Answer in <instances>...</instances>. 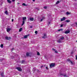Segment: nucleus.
<instances>
[{
  "mask_svg": "<svg viewBox=\"0 0 77 77\" xmlns=\"http://www.w3.org/2000/svg\"><path fill=\"white\" fill-rule=\"evenodd\" d=\"M54 66H55V63H51V64L50 65V68H51L52 67H54Z\"/></svg>",
  "mask_w": 77,
  "mask_h": 77,
  "instance_id": "obj_1",
  "label": "nucleus"
},
{
  "mask_svg": "<svg viewBox=\"0 0 77 77\" xmlns=\"http://www.w3.org/2000/svg\"><path fill=\"white\" fill-rule=\"evenodd\" d=\"M16 69H17L19 71H22V69H21V67H16Z\"/></svg>",
  "mask_w": 77,
  "mask_h": 77,
  "instance_id": "obj_2",
  "label": "nucleus"
},
{
  "mask_svg": "<svg viewBox=\"0 0 77 77\" xmlns=\"http://www.w3.org/2000/svg\"><path fill=\"white\" fill-rule=\"evenodd\" d=\"M60 75L62 76H64V77H68L66 74L61 73Z\"/></svg>",
  "mask_w": 77,
  "mask_h": 77,
  "instance_id": "obj_3",
  "label": "nucleus"
},
{
  "mask_svg": "<svg viewBox=\"0 0 77 77\" xmlns=\"http://www.w3.org/2000/svg\"><path fill=\"white\" fill-rule=\"evenodd\" d=\"M47 38V34L45 33L44 34V36L42 37V38H44V39H45Z\"/></svg>",
  "mask_w": 77,
  "mask_h": 77,
  "instance_id": "obj_4",
  "label": "nucleus"
},
{
  "mask_svg": "<svg viewBox=\"0 0 77 77\" xmlns=\"http://www.w3.org/2000/svg\"><path fill=\"white\" fill-rule=\"evenodd\" d=\"M5 38L6 40H10L11 39V38L10 37H9L8 36H6L5 37Z\"/></svg>",
  "mask_w": 77,
  "mask_h": 77,
  "instance_id": "obj_5",
  "label": "nucleus"
},
{
  "mask_svg": "<svg viewBox=\"0 0 77 77\" xmlns=\"http://www.w3.org/2000/svg\"><path fill=\"white\" fill-rule=\"evenodd\" d=\"M7 27H8L7 29V32H9V31L11 30V29L9 28V26H7Z\"/></svg>",
  "mask_w": 77,
  "mask_h": 77,
  "instance_id": "obj_6",
  "label": "nucleus"
},
{
  "mask_svg": "<svg viewBox=\"0 0 77 77\" xmlns=\"http://www.w3.org/2000/svg\"><path fill=\"white\" fill-rule=\"evenodd\" d=\"M34 19L33 17H29L28 19V20H30V21H33Z\"/></svg>",
  "mask_w": 77,
  "mask_h": 77,
  "instance_id": "obj_7",
  "label": "nucleus"
},
{
  "mask_svg": "<svg viewBox=\"0 0 77 77\" xmlns=\"http://www.w3.org/2000/svg\"><path fill=\"white\" fill-rule=\"evenodd\" d=\"M66 19V18L65 17H64L62 18H61L60 20L61 21H64Z\"/></svg>",
  "mask_w": 77,
  "mask_h": 77,
  "instance_id": "obj_8",
  "label": "nucleus"
},
{
  "mask_svg": "<svg viewBox=\"0 0 77 77\" xmlns=\"http://www.w3.org/2000/svg\"><path fill=\"white\" fill-rule=\"evenodd\" d=\"M67 60L68 61H69V63H71L72 65H73V63L71 61V60L69 59H68Z\"/></svg>",
  "mask_w": 77,
  "mask_h": 77,
  "instance_id": "obj_9",
  "label": "nucleus"
},
{
  "mask_svg": "<svg viewBox=\"0 0 77 77\" xmlns=\"http://www.w3.org/2000/svg\"><path fill=\"white\" fill-rule=\"evenodd\" d=\"M69 32H70V31H69V30H68L67 31L65 32V33L66 34H68V33H69Z\"/></svg>",
  "mask_w": 77,
  "mask_h": 77,
  "instance_id": "obj_10",
  "label": "nucleus"
},
{
  "mask_svg": "<svg viewBox=\"0 0 77 77\" xmlns=\"http://www.w3.org/2000/svg\"><path fill=\"white\" fill-rule=\"evenodd\" d=\"M57 42L59 43H60V42H62V40L60 38V39L57 41Z\"/></svg>",
  "mask_w": 77,
  "mask_h": 77,
  "instance_id": "obj_11",
  "label": "nucleus"
},
{
  "mask_svg": "<svg viewBox=\"0 0 77 77\" xmlns=\"http://www.w3.org/2000/svg\"><path fill=\"white\" fill-rule=\"evenodd\" d=\"M1 75L2 77H4L5 76H4V73L3 72H2L1 74Z\"/></svg>",
  "mask_w": 77,
  "mask_h": 77,
  "instance_id": "obj_12",
  "label": "nucleus"
},
{
  "mask_svg": "<svg viewBox=\"0 0 77 77\" xmlns=\"http://www.w3.org/2000/svg\"><path fill=\"white\" fill-rule=\"evenodd\" d=\"M60 39L62 40H63L64 39V37H60Z\"/></svg>",
  "mask_w": 77,
  "mask_h": 77,
  "instance_id": "obj_13",
  "label": "nucleus"
},
{
  "mask_svg": "<svg viewBox=\"0 0 77 77\" xmlns=\"http://www.w3.org/2000/svg\"><path fill=\"white\" fill-rule=\"evenodd\" d=\"M52 50L53 51H55L56 53H57V51H56V50L55 49L53 48Z\"/></svg>",
  "mask_w": 77,
  "mask_h": 77,
  "instance_id": "obj_14",
  "label": "nucleus"
},
{
  "mask_svg": "<svg viewBox=\"0 0 77 77\" xmlns=\"http://www.w3.org/2000/svg\"><path fill=\"white\" fill-rule=\"evenodd\" d=\"M7 2L9 3L10 4H11V1L10 0H7Z\"/></svg>",
  "mask_w": 77,
  "mask_h": 77,
  "instance_id": "obj_15",
  "label": "nucleus"
},
{
  "mask_svg": "<svg viewBox=\"0 0 77 77\" xmlns=\"http://www.w3.org/2000/svg\"><path fill=\"white\" fill-rule=\"evenodd\" d=\"M23 21H25V20H26V17H24L23 18Z\"/></svg>",
  "mask_w": 77,
  "mask_h": 77,
  "instance_id": "obj_16",
  "label": "nucleus"
},
{
  "mask_svg": "<svg viewBox=\"0 0 77 77\" xmlns=\"http://www.w3.org/2000/svg\"><path fill=\"white\" fill-rule=\"evenodd\" d=\"M37 71V69H36L35 68H33V71H35H35Z\"/></svg>",
  "mask_w": 77,
  "mask_h": 77,
  "instance_id": "obj_17",
  "label": "nucleus"
},
{
  "mask_svg": "<svg viewBox=\"0 0 77 77\" xmlns=\"http://www.w3.org/2000/svg\"><path fill=\"white\" fill-rule=\"evenodd\" d=\"M66 22H67V23H69L71 21L69 20H67L65 21Z\"/></svg>",
  "mask_w": 77,
  "mask_h": 77,
  "instance_id": "obj_18",
  "label": "nucleus"
},
{
  "mask_svg": "<svg viewBox=\"0 0 77 77\" xmlns=\"http://www.w3.org/2000/svg\"><path fill=\"white\" fill-rule=\"evenodd\" d=\"M23 30V28H20L19 30V32H21V31H22V30Z\"/></svg>",
  "mask_w": 77,
  "mask_h": 77,
  "instance_id": "obj_19",
  "label": "nucleus"
},
{
  "mask_svg": "<svg viewBox=\"0 0 77 77\" xmlns=\"http://www.w3.org/2000/svg\"><path fill=\"white\" fill-rule=\"evenodd\" d=\"M5 14H6V15H8V11H5Z\"/></svg>",
  "mask_w": 77,
  "mask_h": 77,
  "instance_id": "obj_20",
  "label": "nucleus"
},
{
  "mask_svg": "<svg viewBox=\"0 0 77 77\" xmlns=\"http://www.w3.org/2000/svg\"><path fill=\"white\" fill-rule=\"evenodd\" d=\"M25 23V22H24V20H23V23L22 24V26H23V25L24 24V23Z\"/></svg>",
  "mask_w": 77,
  "mask_h": 77,
  "instance_id": "obj_21",
  "label": "nucleus"
},
{
  "mask_svg": "<svg viewBox=\"0 0 77 77\" xmlns=\"http://www.w3.org/2000/svg\"><path fill=\"white\" fill-rule=\"evenodd\" d=\"M22 63H25V61L24 60H23L22 61Z\"/></svg>",
  "mask_w": 77,
  "mask_h": 77,
  "instance_id": "obj_22",
  "label": "nucleus"
},
{
  "mask_svg": "<svg viewBox=\"0 0 77 77\" xmlns=\"http://www.w3.org/2000/svg\"><path fill=\"white\" fill-rule=\"evenodd\" d=\"M66 14L67 15H69V14H70V13H69V12H67L66 13Z\"/></svg>",
  "mask_w": 77,
  "mask_h": 77,
  "instance_id": "obj_23",
  "label": "nucleus"
},
{
  "mask_svg": "<svg viewBox=\"0 0 77 77\" xmlns=\"http://www.w3.org/2000/svg\"><path fill=\"white\" fill-rule=\"evenodd\" d=\"M29 53L28 52L26 53V56H29Z\"/></svg>",
  "mask_w": 77,
  "mask_h": 77,
  "instance_id": "obj_24",
  "label": "nucleus"
},
{
  "mask_svg": "<svg viewBox=\"0 0 77 77\" xmlns=\"http://www.w3.org/2000/svg\"><path fill=\"white\" fill-rule=\"evenodd\" d=\"M60 3V2L59 1H58L56 3V5H57V4L59 3Z\"/></svg>",
  "mask_w": 77,
  "mask_h": 77,
  "instance_id": "obj_25",
  "label": "nucleus"
},
{
  "mask_svg": "<svg viewBox=\"0 0 77 77\" xmlns=\"http://www.w3.org/2000/svg\"><path fill=\"white\" fill-rule=\"evenodd\" d=\"M22 5L23 6H27V5H26V4H25V3H23V4H22Z\"/></svg>",
  "mask_w": 77,
  "mask_h": 77,
  "instance_id": "obj_26",
  "label": "nucleus"
},
{
  "mask_svg": "<svg viewBox=\"0 0 77 77\" xmlns=\"http://www.w3.org/2000/svg\"><path fill=\"white\" fill-rule=\"evenodd\" d=\"M28 36V35H25L24 36V38H27V37Z\"/></svg>",
  "mask_w": 77,
  "mask_h": 77,
  "instance_id": "obj_27",
  "label": "nucleus"
},
{
  "mask_svg": "<svg viewBox=\"0 0 77 77\" xmlns=\"http://www.w3.org/2000/svg\"><path fill=\"white\" fill-rule=\"evenodd\" d=\"M0 47L1 48H3V44L1 45Z\"/></svg>",
  "mask_w": 77,
  "mask_h": 77,
  "instance_id": "obj_28",
  "label": "nucleus"
},
{
  "mask_svg": "<svg viewBox=\"0 0 77 77\" xmlns=\"http://www.w3.org/2000/svg\"><path fill=\"white\" fill-rule=\"evenodd\" d=\"M37 54L38 56H39L40 55V54H39V52H38L37 53Z\"/></svg>",
  "mask_w": 77,
  "mask_h": 77,
  "instance_id": "obj_29",
  "label": "nucleus"
},
{
  "mask_svg": "<svg viewBox=\"0 0 77 77\" xmlns=\"http://www.w3.org/2000/svg\"><path fill=\"white\" fill-rule=\"evenodd\" d=\"M47 6H44V9H47Z\"/></svg>",
  "mask_w": 77,
  "mask_h": 77,
  "instance_id": "obj_30",
  "label": "nucleus"
},
{
  "mask_svg": "<svg viewBox=\"0 0 77 77\" xmlns=\"http://www.w3.org/2000/svg\"><path fill=\"white\" fill-rule=\"evenodd\" d=\"M35 35H37V33H38V31H36L35 32Z\"/></svg>",
  "mask_w": 77,
  "mask_h": 77,
  "instance_id": "obj_31",
  "label": "nucleus"
},
{
  "mask_svg": "<svg viewBox=\"0 0 77 77\" xmlns=\"http://www.w3.org/2000/svg\"><path fill=\"white\" fill-rule=\"evenodd\" d=\"M15 50V49H14V48H12V49H11V51H13V50Z\"/></svg>",
  "mask_w": 77,
  "mask_h": 77,
  "instance_id": "obj_32",
  "label": "nucleus"
},
{
  "mask_svg": "<svg viewBox=\"0 0 77 77\" xmlns=\"http://www.w3.org/2000/svg\"><path fill=\"white\" fill-rule=\"evenodd\" d=\"M4 58H2V59L1 60V61H2V60H4Z\"/></svg>",
  "mask_w": 77,
  "mask_h": 77,
  "instance_id": "obj_33",
  "label": "nucleus"
},
{
  "mask_svg": "<svg viewBox=\"0 0 77 77\" xmlns=\"http://www.w3.org/2000/svg\"><path fill=\"white\" fill-rule=\"evenodd\" d=\"M63 25H60V27H63Z\"/></svg>",
  "mask_w": 77,
  "mask_h": 77,
  "instance_id": "obj_34",
  "label": "nucleus"
},
{
  "mask_svg": "<svg viewBox=\"0 0 77 77\" xmlns=\"http://www.w3.org/2000/svg\"><path fill=\"white\" fill-rule=\"evenodd\" d=\"M18 59H17V60H17V62H18V60H19L20 58H18Z\"/></svg>",
  "mask_w": 77,
  "mask_h": 77,
  "instance_id": "obj_35",
  "label": "nucleus"
},
{
  "mask_svg": "<svg viewBox=\"0 0 77 77\" xmlns=\"http://www.w3.org/2000/svg\"><path fill=\"white\" fill-rule=\"evenodd\" d=\"M15 0H12V2H15Z\"/></svg>",
  "mask_w": 77,
  "mask_h": 77,
  "instance_id": "obj_36",
  "label": "nucleus"
},
{
  "mask_svg": "<svg viewBox=\"0 0 77 77\" xmlns=\"http://www.w3.org/2000/svg\"><path fill=\"white\" fill-rule=\"evenodd\" d=\"M11 59H13L14 58V57L13 56L11 57Z\"/></svg>",
  "mask_w": 77,
  "mask_h": 77,
  "instance_id": "obj_37",
  "label": "nucleus"
},
{
  "mask_svg": "<svg viewBox=\"0 0 77 77\" xmlns=\"http://www.w3.org/2000/svg\"><path fill=\"white\" fill-rule=\"evenodd\" d=\"M43 19H41V21H42L43 20Z\"/></svg>",
  "mask_w": 77,
  "mask_h": 77,
  "instance_id": "obj_38",
  "label": "nucleus"
},
{
  "mask_svg": "<svg viewBox=\"0 0 77 77\" xmlns=\"http://www.w3.org/2000/svg\"><path fill=\"white\" fill-rule=\"evenodd\" d=\"M60 30H62V29H60L58 30V31H60Z\"/></svg>",
  "mask_w": 77,
  "mask_h": 77,
  "instance_id": "obj_39",
  "label": "nucleus"
},
{
  "mask_svg": "<svg viewBox=\"0 0 77 77\" xmlns=\"http://www.w3.org/2000/svg\"><path fill=\"white\" fill-rule=\"evenodd\" d=\"M73 54V52H71V54Z\"/></svg>",
  "mask_w": 77,
  "mask_h": 77,
  "instance_id": "obj_40",
  "label": "nucleus"
},
{
  "mask_svg": "<svg viewBox=\"0 0 77 77\" xmlns=\"http://www.w3.org/2000/svg\"><path fill=\"white\" fill-rule=\"evenodd\" d=\"M37 71L38 72H40V71L39 70H37Z\"/></svg>",
  "mask_w": 77,
  "mask_h": 77,
  "instance_id": "obj_41",
  "label": "nucleus"
},
{
  "mask_svg": "<svg viewBox=\"0 0 77 77\" xmlns=\"http://www.w3.org/2000/svg\"><path fill=\"white\" fill-rule=\"evenodd\" d=\"M42 19H43V20H44V19H45V17H42Z\"/></svg>",
  "mask_w": 77,
  "mask_h": 77,
  "instance_id": "obj_42",
  "label": "nucleus"
},
{
  "mask_svg": "<svg viewBox=\"0 0 77 77\" xmlns=\"http://www.w3.org/2000/svg\"><path fill=\"white\" fill-rule=\"evenodd\" d=\"M48 24H50V22H48Z\"/></svg>",
  "mask_w": 77,
  "mask_h": 77,
  "instance_id": "obj_43",
  "label": "nucleus"
},
{
  "mask_svg": "<svg viewBox=\"0 0 77 77\" xmlns=\"http://www.w3.org/2000/svg\"><path fill=\"white\" fill-rule=\"evenodd\" d=\"M46 69H48V67H46Z\"/></svg>",
  "mask_w": 77,
  "mask_h": 77,
  "instance_id": "obj_44",
  "label": "nucleus"
},
{
  "mask_svg": "<svg viewBox=\"0 0 77 77\" xmlns=\"http://www.w3.org/2000/svg\"><path fill=\"white\" fill-rule=\"evenodd\" d=\"M12 22H13V21H14V19H12Z\"/></svg>",
  "mask_w": 77,
  "mask_h": 77,
  "instance_id": "obj_45",
  "label": "nucleus"
},
{
  "mask_svg": "<svg viewBox=\"0 0 77 77\" xmlns=\"http://www.w3.org/2000/svg\"><path fill=\"white\" fill-rule=\"evenodd\" d=\"M32 26H30V28H32Z\"/></svg>",
  "mask_w": 77,
  "mask_h": 77,
  "instance_id": "obj_46",
  "label": "nucleus"
},
{
  "mask_svg": "<svg viewBox=\"0 0 77 77\" xmlns=\"http://www.w3.org/2000/svg\"><path fill=\"white\" fill-rule=\"evenodd\" d=\"M43 66H41V68H42V67H43Z\"/></svg>",
  "mask_w": 77,
  "mask_h": 77,
  "instance_id": "obj_47",
  "label": "nucleus"
},
{
  "mask_svg": "<svg viewBox=\"0 0 77 77\" xmlns=\"http://www.w3.org/2000/svg\"><path fill=\"white\" fill-rule=\"evenodd\" d=\"M33 2H35V0H32Z\"/></svg>",
  "mask_w": 77,
  "mask_h": 77,
  "instance_id": "obj_48",
  "label": "nucleus"
},
{
  "mask_svg": "<svg viewBox=\"0 0 77 77\" xmlns=\"http://www.w3.org/2000/svg\"><path fill=\"white\" fill-rule=\"evenodd\" d=\"M37 9V11H39V8H38Z\"/></svg>",
  "mask_w": 77,
  "mask_h": 77,
  "instance_id": "obj_49",
  "label": "nucleus"
},
{
  "mask_svg": "<svg viewBox=\"0 0 77 77\" xmlns=\"http://www.w3.org/2000/svg\"><path fill=\"white\" fill-rule=\"evenodd\" d=\"M35 9H38V8H35Z\"/></svg>",
  "mask_w": 77,
  "mask_h": 77,
  "instance_id": "obj_50",
  "label": "nucleus"
},
{
  "mask_svg": "<svg viewBox=\"0 0 77 77\" xmlns=\"http://www.w3.org/2000/svg\"><path fill=\"white\" fill-rule=\"evenodd\" d=\"M43 66H45V65H44Z\"/></svg>",
  "mask_w": 77,
  "mask_h": 77,
  "instance_id": "obj_51",
  "label": "nucleus"
},
{
  "mask_svg": "<svg viewBox=\"0 0 77 77\" xmlns=\"http://www.w3.org/2000/svg\"><path fill=\"white\" fill-rule=\"evenodd\" d=\"M76 60H77V57H76V59H75Z\"/></svg>",
  "mask_w": 77,
  "mask_h": 77,
  "instance_id": "obj_52",
  "label": "nucleus"
},
{
  "mask_svg": "<svg viewBox=\"0 0 77 77\" xmlns=\"http://www.w3.org/2000/svg\"><path fill=\"white\" fill-rule=\"evenodd\" d=\"M76 57H77V55H76Z\"/></svg>",
  "mask_w": 77,
  "mask_h": 77,
  "instance_id": "obj_53",
  "label": "nucleus"
},
{
  "mask_svg": "<svg viewBox=\"0 0 77 77\" xmlns=\"http://www.w3.org/2000/svg\"><path fill=\"white\" fill-rule=\"evenodd\" d=\"M1 59H0V62H1Z\"/></svg>",
  "mask_w": 77,
  "mask_h": 77,
  "instance_id": "obj_54",
  "label": "nucleus"
},
{
  "mask_svg": "<svg viewBox=\"0 0 77 77\" xmlns=\"http://www.w3.org/2000/svg\"><path fill=\"white\" fill-rule=\"evenodd\" d=\"M49 16H50V17H51V15H50Z\"/></svg>",
  "mask_w": 77,
  "mask_h": 77,
  "instance_id": "obj_55",
  "label": "nucleus"
}]
</instances>
